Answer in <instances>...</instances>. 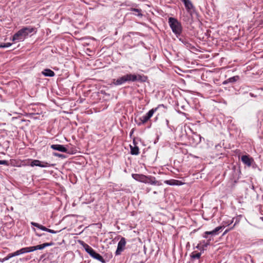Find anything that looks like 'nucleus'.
<instances>
[{
	"mask_svg": "<svg viewBox=\"0 0 263 263\" xmlns=\"http://www.w3.org/2000/svg\"><path fill=\"white\" fill-rule=\"evenodd\" d=\"M132 11L138 12V15H139V16L142 15V14L141 13V10H140V9H136V8H133L132 9Z\"/></svg>",
	"mask_w": 263,
	"mask_h": 263,
	"instance_id": "obj_33",
	"label": "nucleus"
},
{
	"mask_svg": "<svg viewBox=\"0 0 263 263\" xmlns=\"http://www.w3.org/2000/svg\"><path fill=\"white\" fill-rule=\"evenodd\" d=\"M91 256L93 258L96 259L103 263L105 262V260L104 259L103 257L99 254L97 253L96 251H95V252L92 254V255Z\"/></svg>",
	"mask_w": 263,
	"mask_h": 263,
	"instance_id": "obj_17",
	"label": "nucleus"
},
{
	"mask_svg": "<svg viewBox=\"0 0 263 263\" xmlns=\"http://www.w3.org/2000/svg\"><path fill=\"white\" fill-rule=\"evenodd\" d=\"M33 31V28L32 27H24L13 35L12 40L15 42L23 41L29 33L32 32Z\"/></svg>",
	"mask_w": 263,
	"mask_h": 263,
	"instance_id": "obj_1",
	"label": "nucleus"
},
{
	"mask_svg": "<svg viewBox=\"0 0 263 263\" xmlns=\"http://www.w3.org/2000/svg\"><path fill=\"white\" fill-rule=\"evenodd\" d=\"M2 259H0V261H1V262H2Z\"/></svg>",
	"mask_w": 263,
	"mask_h": 263,
	"instance_id": "obj_40",
	"label": "nucleus"
},
{
	"mask_svg": "<svg viewBox=\"0 0 263 263\" xmlns=\"http://www.w3.org/2000/svg\"><path fill=\"white\" fill-rule=\"evenodd\" d=\"M250 96H252V97L254 96V95H253L252 93H250Z\"/></svg>",
	"mask_w": 263,
	"mask_h": 263,
	"instance_id": "obj_37",
	"label": "nucleus"
},
{
	"mask_svg": "<svg viewBox=\"0 0 263 263\" xmlns=\"http://www.w3.org/2000/svg\"><path fill=\"white\" fill-rule=\"evenodd\" d=\"M83 247L85 250V251L90 255L91 256L92 254L95 252V250L90 247L87 244L84 243L83 245Z\"/></svg>",
	"mask_w": 263,
	"mask_h": 263,
	"instance_id": "obj_20",
	"label": "nucleus"
},
{
	"mask_svg": "<svg viewBox=\"0 0 263 263\" xmlns=\"http://www.w3.org/2000/svg\"><path fill=\"white\" fill-rule=\"evenodd\" d=\"M160 107L164 108L165 106L163 104H159L157 107L152 108L149 110V111L146 115L143 116L140 118L141 123H139V125H140L141 124H143L147 122L148 120L153 116L154 112H156Z\"/></svg>",
	"mask_w": 263,
	"mask_h": 263,
	"instance_id": "obj_3",
	"label": "nucleus"
},
{
	"mask_svg": "<svg viewBox=\"0 0 263 263\" xmlns=\"http://www.w3.org/2000/svg\"><path fill=\"white\" fill-rule=\"evenodd\" d=\"M153 193H154V194H157V192L156 191H154V192H153Z\"/></svg>",
	"mask_w": 263,
	"mask_h": 263,
	"instance_id": "obj_36",
	"label": "nucleus"
},
{
	"mask_svg": "<svg viewBox=\"0 0 263 263\" xmlns=\"http://www.w3.org/2000/svg\"><path fill=\"white\" fill-rule=\"evenodd\" d=\"M223 222H224V224H223L222 226L218 227L215 229V234H216L217 233H218L222 229V228L231 224L232 222V221L230 220L227 222L223 221Z\"/></svg>",
	"mask_w": 263,
	"mask_h": 263,
	"instance_id": "obj_18",
	"label": "nucleus"
},
{
	"mask_svg": "<svg viewBox=\"0 0 263 263\" xmlns=\"http://www.w3.org/2000/svg\"><path fill=\"white\" fill-rule=\"evenodd\" d=\"M146 182H145V183H149L152 185H160L161 183L156 180V178L155 177L152 176H146Z\"/></svg>",
	"mask_w": 263,
	"mask_h": 263,
	"instance_id": "obj_9",
	"label": "nucleus"
},
{
	"mask_svg": "<svg viewBox=\"0 0 263 263\" xmlns=\"http://www.w3.org/2000/svg\"><path fill=\"white\" fill-rule=\"evenodd\" d=\"M195 137H194V139H196V142L197 143H198L199 142H201V137L200 136V135H195L194 136Z\"/></svg>",
	"mask_w": 263,
	"mask_h": 263,
	"instance_id": "obj_31",
	"label": "nucleus"
},
{
	"mask_svg": "<svg viewBox=\"0 0 263 263\" xmlns=\"http://www.w3.org/2000/svg\"><path fill=\"white\" fill-rule=\"evenodd\" d=\"M30 166H40L41 167H46L49 166L50 164L46 162H42L38 160H34L31 162V163L30 164Z\"/></svg>",
	"mask_w": 263,
	"mask_h": 263,
	"instance_id": "obj_7",
	"label": "nucleus"
},
{
	"mask_svg": "<svg viewBox=\"0 0 263 263\" xmlns=\"http://www.w3.org/2000/svg\"><path fill=\"white\" fill-rule=\"evenodd\" d=\"M177 38L187 49L190 50L195 49V47L190 43L189 39L181 36Z\"/></svg>",
	"mask_w": 263,
	"mask_h": 263,
	"instance_id": "obj_5",
	"label": "nucleus"
},
{
	"mask_svg": "<svg viewBox=\"0 0 263 263\" xmlns=\"http://www.w3.org/2000/svg\"><path fill=\"white\" fill-rule=\"evenodd\" d=\"M262 220H263V217L262 218Z\"/></svg>",
	"mask_w": 263,
	"mask_h": 263,
	"instance_id": "obj_41",
	"label": "nucleus"
},
{
	"mask_svg": "<svg viewBox=\"0 0 263 263\" xmlns=\"http://www.w3.org/2000/svg\"><path fill=\"white\" fill-rule=\"evenodd\" d=\"M183 2L185 5V8L188 11L191 10L193 8V6L190 0H185Z\"/></svg>",
	"mask_w": 263,
	"mask_h": 263,
	"instance_id": "obj_24",
	"label": "nucleus"
},
{
	"mask_svg": "<svg viewBox=\"0 0 263 263\" xmlns=\"http://www.w3.org/2000/svg\"><path fill=\"white\" fill-rule=\"evenodd\" d=\"M127 82H135L141 80L142 77L140 75H136L133 74H125Z\"/></svg>",
	"mask_w": 263,
	"mask_h": 263,
	"instance_id": "obj_8",
	"label": "nucleus"
},
{
	"mask_svg": "<svg viewBox=\"0 0 263 263\" xmlns=\"http://www.w3.org/2000/svg\"><path fill=\"white\" fill-rule=\"evenodd\" d=\"M83 247L85 250V251L90 255L91 256L92 254L95 252V250L90 247L87 244L84 243L83 245Z\"/></svg>",
	"mask_w": 263,
	"mask_h": 263,
	"instance_id": "obj_22",
	"label": "nucleus"
},
{
	"mask_svg": "<svg viewBox=\"0 0 263 263\" xmlns=\"http://www.w3.org/2000/svg\"><path fill=\"white\" fill-rule=\"evenodd\" d=\"M51 148L54 150H57L61 152L66 153L67 152V149L63 145L52 144L51 145Z\"/></svg>",
	"mask_w": 263,
	"mask_h": 263,
	"instance_id": "obj_14",
	"label": "nucleus"
},
{
	"mask_svg": "<svg viewBox=\"0 0 263 263\" xmlns=\"http://www.w3.org/2000/svg\"><path fill=\"white\" fill-rule=\"evenodd\" d=\"M83 247L85 250V251L90 255L91 256L92 254L95 252V250L90 247L87 244L84 243L83 245Z\"/></svg>",
	"mask_w": 263,
	"mask_h": 263,
	"instance_id": "obj_19",
	"label": "nucleus"
},
{
	"mask_svg": "<svg viewBox=\"0 0 263 263\" xmlns=\"http://www.w3.org/2000/svg\"><path fill=\"white\" fill-rule=\"evenodd\" d=\"M126 82H127L126 75L118 78L117 79H114L112 83L115 85H121Z\"/></svg>",
	"mask_w": 263,
	"mask_h": 263,
	"instance_id": "obj_10",
	"label": "nucleus"
},
{
	"mask_svg": "<svg viewBox=\"0 0 263 263\" xmlns=\"http://www.w3.org/2000/svg\"><path fill=\"white\" fill-rule=\"evenodd\" d=\"M13 254L14 255V256H17V255H20L18 250L15 251V252H14V253H13Z\"/></svg>",
	"mask_w": 263,
	"mask_h": 263,
	"instance_id": "obj_35",
	"label": "nucleus"
},
{
	"mask_svg": "<svg viewBox=\"0 0 263 263\" xmlns=\"http://www.w3.org/2000/svg\"><path fill=\"white\" fill-rule=\"evenodd\" d=\"M31 224L33 226H34L43 231H46L47 232V230H48V228H46L45 227L42 226V225H41L39 223H36V222H31Z\"/></svg>",
	"mask_w": 263,
	"mask_h": 263,
	"instance_id": "obj_25",
	"label": "nucleus"
},
{
	"mask_svg": "<svg viewBox=\"0 0 263 263\" xmlns=\"http://www.w3.org/2000/svg\"><path fill=\"white\" fill-rule=\"evenodd\" d=\"M36 235H38V236H41V235H39V234H36Z\"/></svg>",
	"mask_w": 263,
	"mask_h": 263,
	"instance_id": "obj_39",
	"label": "nucleus"
},
{
	"mask_svg": "<svg viewBox=\"0 0 263 263\" xmlns=\"http://www.w3.org/2000/svg\"><path fill=\"white\" fill-rule=\"evenodd\" d=\"M168 23L174 33L177 37L181 35L182 31V27L181 23L174 17H169Z\"/></svg>",
	"mask_w": 263,
	"mask_h": 263,
	"instance_id": "obj_2",
	"label": "nucleus"
},
{
	"mask_svg": "<svg viewBox=\"0 0 263 263\" xmlns=\"http://www.w3.org/2000/svg\"><path fill=\"white\" fill-rule=\"evenodd\" d=\"M14 257V255H13V253H9V254L7 255V256L6 257H5L3 259H2V262H4L5 261L8 260V259H9L10 258H11V257Z\"/></svg>",
	"mask_w": 263,
	"mask_h": 263,
	"instance_id": "obj_29",
	"label": "nucleus"
},
{
	"mask_svg": "<svg viewBox=\"0 0 263 263\" xmlns=\"http://www.w3.org/2000/svg\"><path fill=\"white\" fill-rule=\"evenodd\" d=\"M166 123H167V124L168 123V120H166Z\"/></svg>",
	"mask_w": 263,
	"mask_h": 263,
	"instance_id": "obj_38",
	"label": "nucleus"
},
{
	"mask_svg": "<svg viewBox=\"0 0 263 263\" xmlns=\"http://www.w3.org/2000/svg\"><path fill=\"white\" fill-rule=\"evenodd\" d=\"M83 247L85 250V251L90 255L91 256L92 254L95 252V250L90 247L87 244L84 243L83 245Z\"/></svg>",
	"mask_w": 263,
	"mask_h": 263,
	"instance_id": "obj_21",
	"label": "nucleus"
},
{
	"mask_svg": "<svg viewBox=\"0 0 263 263\" xmlns=\"http://www.w3.org/2000/svg\"><path fill=\"white\" fill-rule=\"evenodd\" d=\"M11 45V43H4L0 44V48H7L10 47Z\"/></svg>",
	"mask_w": 263,
	"mask_h": 263,
	"instance_id": "obj_30",
	"label": "nucleus"
},
{
	"mask_svg": "<svg viewBox=\"0 0 263 263\" xmlns=\"http://www.w3.org/2000/svg\"><path fill=\"white\" fill-rule=\"evenodd\" d=\"M130 154L133 155H138L139 154V147L135 145L134 146L130 145Z\"/></svg>",
	"mask_w": 263,
	"mask_h": 263,
	"instance_id": "obj_16",
	"label": "nucleus"
},
{
	"mask_svg": "<svg viewBox=\"0 0 263 263\" xmlns=\"http://www.w3.org/2000/svg\"><path fill=\"white\" fill-rule=\"evenodd\" d=\"M42 73L45 77H52L55 75L54 72L50 69H45L42 72Z\"/></svg>",
	"mask_w": 263,
	"mask_h": 263,
	"instance_id": "obj_15",
	"label": "nucleus"
},
{
	"mask_svg": "<svg viewBox=\"0 0 263 263\" xmlns=\"http://www.w3.org/2000/svg\"><path fill=\"white\" fill-rule=\"evenodd\" d=\"M126 239L124 237H122L118 243L117 249L115 252L116 255H119L125 249L126 245Z\"/></svg>",
	"mask_w": 263,
	"mask_h": 263,
	"instance_id": "obj_4",
	"label": "nucleus"
},
{
	"mask_svg": "<svg viewBox=\"0 0 263 263\" xmlns=\"http://www.w3.org/2000/svg\"><path fill=\"white\" fill-rule=\"evenodd\" d=\"M201 256V253L195 251L192 253L191 257L193 259H199Z\"/></svg>",
	"mask_w": 263,
	"mask_h": 263,
	"instance_id": "obj_28",
	"label": "nucleus"
},
{
	"mask_svg": "<svg viewBox=\"0 0 263 263\" xmlns=\"http://www.w3.org/2000/svg\"><path fill=\"white\" fill-rule=\"evenodd\" d=\"M239 79V77L236 76L229 78L228 80L223 81V84H226L228 83H234Z\"/></svg>",
	"mask_w": 263,
	"mask_h": 263,
	"instance_id": "obj_23",
	"label": "nucleus"
},
{
	"mask_svg": "<svg viewBox=\"0 0 263 263\" xmlns=\"http://www.w3.org/2000/svg\"><path fill=\"white\" fill-rule=\"evenodd\" d=\"M18 253L20 254H22L25 253L30 252V247H26L21 249L18 250Z\"/></svg>",
	"mask_w": 263,
	"mask_h": 263,
	"instance_id": "obj_27",
	"label": "nucleus"
},
{
	"mask_svg": "<svg viewBox=\"0 0 263 263\" xmlns=\"http://www.w3.org/2000/svg\"><path fill=\"white\" fill-rule=\"evenodd\" d=\"M0 164L8 166L9 165V162L7 160H0Z\"/></svg>",
	"mask_w": 263,
	"mask_h": 263,
	"instance_id": "obj_32",
	"label": "nucleus"
},
{
	"mask_svg": "<svg viewBox=\"0 0 263 263\" xmlns=\"http://www.w3.org/2000/svg\"><path fill=\"white\" fill-rule=\"evenodd\" d=\"M178 180L174 179L166 180L164 181L165 183L171 185H178Z\"/></svg>",
	"mask_w": 263,
	"mask_h": 263,
	"instance_id": "obj_26",
	"label": "nucleus"
},
{
	"mask_svg": "<svg viewBox=\"0 0 263 263\" xmlns=\"http://www.w3.org/2000/svg\"><path fill=\"white\" fill-rule=\"evenodd\" d=\"M51 245V243H44L42 245H37L36 246L29 247L30 252L37 250H42L44 249L45 247L50 246Z\"/></svg>",
	"mask_w": 263,
	"mask_h": 263,
	"instance_id": "obj_12",
	"label": "nucleus"
},
{
	"mask_svg": "<svg viewBox=\"0 0 263 263\" xmlns=\"http://www.w3.org/2000/svg\"><path fill=\"white\" fill-rule=\"evenodd\" d=\"M242 162L246 164L248 166H250L253 162V159L249 156L243 155L241 157Z\"/></svg>",
	"mask_w": 263,
	"mask_h": 263,
	"instance_id": "obj_13",
	"label": "nucleus"
},
{
	"mask_svg": "<svg viewBox=\"0 0 263 263\" xmlns=\"http://www.w3.org/2000/svg\"><path fill=\"white\" fill-rule=\"evenodd\" d=\"M133 178L138 181H140L143 183L146 182V176L143 174H132Z\"/></svg>",
	"mask_w": 263,
	"mask_h": 263,
	"instance_id": "obj_11",
	"label": "nucleus"
},
{
	"mask_svg": "<svg viewBox=\"0 0 263 263\" xmlns=\"http://www.w3.org/2000/svg\"><path fill=\"white\" fill-rule=\"evenodd\" d=\"M47 232H49V233H52V234H55V233H57V231H54L53 230L49 229H48V230H47Z\"/></svg>",
	"mask_w": 263,
	"mask_h": 263,
	"instance_id": "obj_34",
	"label": "nucleus"
},
{
	"mask_svg": "<svg viewBox=\"0 0 263 263\" xmlns=\"http://www.w3.org/2000/svg\"><path fill=\"white\" fill-rule=\"evenodd\" d=\"M214 235V230L211 231H206L204 233L203 235L204 238L206 239L203 241L204 244L203 245V247H206L210 243V241L211 240V238Z\"/></svg>",
	"mask_w": 263,
	"mask_h": 263,
	"instance_id": "obj_6",
	"label": "nucleus"
}]
</instances>
